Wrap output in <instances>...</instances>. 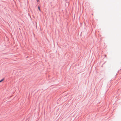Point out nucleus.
I'll use <instances>...</instances> for the list:
<instances>
[{
    "label": "nucleus",
    "instance_id": "nucleus-1",
    "mask_svg": "<svg viewBox=\"0 0 121 121\" xmlns=\"http://www.w3.org/2000/svg\"><path fill=\"white\" fill-rule=\"evenodd\" d=\"M4 80V78H3V79H2L0 81V83L3 81Z\"/></svg>",
    "mask_w": 121,
    "mask_h": 121
},
{
    "label": "nucleus",
    "instance_id": "nucleus-2",
    "mask_svg": "<svg viewBox=\"0 0 121 121\" xmlns=\"http://www.w3.org/2000/svg\"><path fill=\"white\" fill-rule=\"evenodd\" d=\"M38 9L40 11V7L39 6H38Z\"/></svg>",
    "mask_w": 121,
    "mask_h": 121
},
{
    "label": "nucleus",
    "instance_id": "nucleus-3",
    "mask_svg": "<svg viewBox=\"0 0 121 121\" xmlns=\"http://www.w3.org/2000/svg\"><path fill=\"white\" fill-rule=\"evenodd\" d=\"M37 2H38L39 1V0H37Z\"/></svg>",
    "mask_w": 121,
    "mask_h": 121
}]
</instances>
